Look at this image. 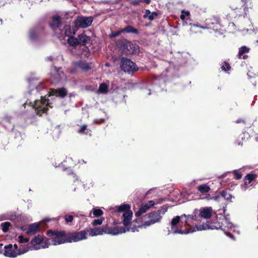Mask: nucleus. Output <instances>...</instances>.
Masks as SVG:
<instances>
[{
	"label": "nucleus",
	"instance_id": "obj_1",
	"mask_svg": "<svg viewBox=\"0 0 258 258\" xmlns=\"http://www.w3.org/2000/svg\"><path fill=\"white\" fill-rule=\"evenodd\" d=\"M183 223V219H181V215L180 216H177L173 218L170 222V229L167 227V234L170 233L173 234H186L190 233H192L197 231H202L208 229H218L215 226H212L209 225V222H206L205 224L201 225H197L195 227L191 228L188 230H182L180 226L181 224Z\"/></svg>",
	"mask_w": 258,
	"mask_h": 258
},
{
	"label": "nucleus",
	"instance_id": "obj_2",
	"mask_svg": "<svg viewBox=\"0 0 258 258\" xmlns=\"http://www.w3.org/2000/svg\"><path fill=\"white\" fill-rule=\"evenodd\" d=\"M130 206L128 204H123L119 206H116L112 209L113 211H117L118 212H122V223L124 226V228H131L130 231L135 232L138 231V228H141L138 227V225H134V222H137V220H134L131 222V220L133 217V212L130 210Z\"/></svg>",
	"mask_w": 258,
	"mask_h": 258
},
{
	"label": "nucleus",
	"instance_id": "obj_3",
	"mask_svg": "<svg viewBox=\"0 0 258 258\" xmlns=\"http://www.w3.org/2000/svg\"><path fill=\"white\" fill-rule=\"evenodd\" d=\"M40 99H35L31 97L23 105L29 104L31 107L35 109L36 113L41 116L43 113L47 111L48 107H51L50 105L48 99H45L42 96H40Z\"/></svg>",
	"mask_w": 258,
	"mask_h": 258
},
{
	"label": "nucleus",
	"instance_id": "obj_4",
	"mask_svg": "<svg viewBox=\"0 0 258 258\" xmlns=\"http://www.w3.org/2000/svg\"><path fill=\"white\" fill-rule=\"evenodd\" d=\"M168 208V206L164 205L159 210L150 213L147 215L149 220L145 221L143 225H138V227L145 228L148 226L160 222L163 216L167 211Z\"/></svg>",
	"mask_w": 258,
	"mask_h": 258
},
{
	"label": "nucleus",
	"instance_id": "obj_5",
	"mask_svg": "<svg viewBox=\"0 0 258 258\" xmlns=\"http://www.w3.org/2000/svg\"><path fill=\"white\" fill-rule=\"evenodd\" d=\"M188 20H184V21H182V25L183 26H186L187 25L190 26V31L191 33L196 32L193 30L194 27H198L203 29H212L216 31L219 29V27L221 25L219 22V20L217 18H214L213 20L206 19L205 21L206 26H201L197 24L188 23Z\"/></svg>",
	"mask_w": 258,
	"mask_h": 258
},
{
	"label": "nucleus",
	"instance_id": "obj_6",
	"mask_svg": "<svg viewBox=\"0 0 258 258\" xmlns=\"http://www.w3.org/2000/svg\"><path fill=\"white\" fill-rule=\"evenodd\" d=\"M47 235L49 237L47 240L49 246L50 245H56L68 243V235L63 231L54 232L52 231H49L47 232Z\"/></svg>",
	"mask_w": 258,
	"mask_h": 258
},
{
	"label": "nucleus",
	"instance_id": "obj_7",
	"mask_svg": "<svg viewBox=\"0 0 258 258\" xmlns=\"http://www.w3.org/2000/svg\"><path fill=\"white\" fill-rule=\"evenodd\" d=\"M120 68L125 73H133L138 71V68L136 63L126 57H122L120 61Z\"/></svg>",
	"mask_w": 258,
	"mask_h": 258
},
{
	"label": "nucleus",
	"instance_id": "obj_8",
	"mask_svg": "<svg viewBox=\"0 0 258 258\" xmlns=\"http://www.w3.org/2000/svg\"><path fill=\"white\" fill-rule=\"evenodd\" d=\"M93 20L92 17L79 16L75 20L74 24L77 28H86L91 25Z\"/></svg>",
	"mask_w": 258,
	"mask_h": 258
},
{
	"label": "nucleus",
	"instance_id": "obj_9",
	"mask_svg": "<svg viewBox=\"0 0 258 258\" xmlns=\"http://www.w3.org/2000/svg\"><path fill=\"white\" fill-rule=\"evenodd\" d=\"M68 243L78 242L85 240L87 238V232L86 230H82L79 232L72 233L68 235Z\"/></svg>",
	"mask_w": 258,
	"mask_h": 258
},
{
	"label": "nucleus",
	"instance_id": "obj_10",
	"mask_svg": "<svg viewBox=\"0 0 258 258\" xmlns=\"http://www.w3.org/2000/svg\"><path fill=\"white\" fill-rule=\"evenodd\" d=\"M76 33V29L74 28H72L70 25H66L62 26L61 30L59 32L57 37L59 39L62 40L64 39L65 37H71Z\"/></svg>",
	"mask_w": 258,
	"mask_h": 258
},
{
	"label": "nucleus",
	"instance_id": "obj_11",
	"mask_svg": "<svg viewBox=\"0 0 258 258\" xmlns=\"http://www.w3.org/2000/svg\"><path fill=\"white\" fill-rule=\"evenodd\" d=\"M184 218V219L183 220V223H184L185 225H188L189 226H191L192 224H195V226L193 227H190V229L191 228L195 227L196 226L198 225V224H197V223L199 221V217L197 215V214H196L194 213V211L193 212L192 214L191 215H186L185 214H183L181 215V219H183V218ZM206 223H205V224ZM204 224L203 223L202 225ZM202 224H199V225H201Z\"/></svg>",
	"mask_w": 258,
	"mask_h": 258
},
{
	"label": "nucleus",
	"instance_id": "obj_12",
	"mask_svg": "<svg viewBox=\"0 0 258 258\" xmlns=\"http://www.w3.org/2000/svg\"><path fill=\"white\" fill-rule=\"evenodd\" d=\"M194 213L197 214L199 218H202L205 219H209L212 217L213 211L211 207H205L201 208L199 209H195Z\"/></svg>",
	"mask_w": 258,
	"mask_h": 258
},
{
	"label": "nucleus",
	"instance_id": "obj_13",
	"mask_svg": "<svg viewBox=\"0 0 258 258\" xmlns=\"http://www.w3.org/2000/svg\"><path fill=\"white\" fill-rule=\"evenodd\" d=\"M43 239V236L40 235H38L32 239L31 242L33 246V248L35 250H38L40 248L48 247L49 244L47 241L42 243Z\"/></svg>",
	"mask_w": 258,
	"mask_h": 258
},
{
	"label": "nucleus",
	"instance_id": "obj_14",
	"mask_svg": "<svg viewBox=\"0 0 258 258\" xmlns=\"http://www.w3.org/2000/svg\"><path fill=\"white\" fill-rule=\"evenodd\" d=\"M61 69V68H57L55 66H52L51 68L50 74L55 82H58L66 79L65 75Z\"/></svg>",
	"mask_w": 258,
	"mask_h": 258
},
{
	"label": "nucleus",
	"instance_id": "obj_15",
	"mask_svg": "<svg viewBox=\"0 0 258 258\" xmlns=\"http://www.w3.org/2000/svg\"><path fill=\"white\" fill-rule=\"evenodd\" d=\"M73 66L75 69H80L84 72H88L91 69L90 64L86 60H80L74 61Z\"/></svg>",
	"mask_w": 258,
	"mask_h": 258
},
{
	"label": "nucleus",
	"instance_id": "obj_16",
	"mask_svg": "<svg viewBox=\"0 0 258 258\" xmlns=\"http://www.w3.org/2000/svg\"><path fill=\"white\" fill-rule=\"evenodd\" d=\"M50 26L54 32L55 34L57 36L62 27L60 17L58 16L54 17L50 24Z\"/></svg>",
	"mask_w": 258,
	"mask_h": 258
},
{
	"label": "nucleus",
	"instance_id": "obj_17",
	"mask_svg": "<svg viewBox=\"0 0 258 258\" xmlns=\"http://www.w3.org/2000/svg\"><path fill=\"white\" fill-rule=\"evenodd\" d=\"M233 227V224L230 221L228 218L225 217L222 221L221 225L219 228L225 232V233L231 238L234 239V236L230 233H227L226 231Z\"/></svg>",
	"mask_w": 258,
	"mask_h": 258
},
{
	"label": "nucleus",
	"instance_id": "obj_18",
	"mask_svg": "<svg viewBox=\"0 0 258 258\" xmlns=\"http://www.w3.org/2000/svg\"><path fill=\"white\" fill-rule=\"evenodd\" d=\"M0 124H2L8 131H12L14 129L12 118L9 116L6 115L0 117Z\"/></svg>",
	"mask_w": 258,
	"mask_h": 258
},
{
	"label": "nucleus",
	"instance_id": "obj_19",
	"mask_svg": "<svg viewBox=\"0 0 258 258\" xmlns=\"http://www.w3.org/2000/svg\"><path fill=\"white\" fill-rule=\"evenodd\" d=\"M131 228H125L123 227L117 226L112 227L106 231V233L110 234L112 235H116L119 234L124 233L127 231H130Z\"/></svg>",
	"mask_w": 258,
	"mask_h": 258
},
{
	"label": "nucleus",
	"instance_id": "obj_20",
	"mask_svg": "<svg viewBox=\"0 0 258 258\" xmlns=\"http://www.w3.org/2000/svg\"><path fill=\"white\" fill-rule=\"evenodd\" d=\"M67 94V91L64 88H60L57 89H51L49 91V96L55 95L60 97H64Z\"/></svg>",
	"mask_w": 258,
	"mask_h": 258
},
{
	"label": "nucleus",
	"instance_id": "obj_21",
	"mask_svg": "<svg viewBox=\"0 0 258 258\" xmlns=\"http://www.w3.org/2000/svg\"><path fill=\"white\" fill-rule=\"evenodd\" d=\"M87 232V235L91 236H95L97 235H101L106 233V230H104L102 228H94L86 230Z\"/></svg>",
	"mask_w": 258,
	"mask_h": 258
},
{
	"label": "nucleus",
	"instance_id": "obj_22",
	"mask_svg": "<svg viewBox=\"0 0 258 258\" xmlns=\"http://www.w3.org/2000/svg\"><path fill=\"white\" fill-rule=\"evenodd\" d=\"M197 189L201 194V197H208V193L211 190V188L207 184H202L197 187Z\"/></svg>",
	"mask_w": 258,
	"mask_h": 258
},
{
	"label": "nucleus",
	"instance_id": "obj_23",
	"mask_svg": "<svg viewBox=\"0 0 258 258\" xmlns=\"http://www.w3.org/2000/svg\"><path fill=\"white\" fill-rule=\"evenodd\" d=\"M124 46L126 48L127 53L135 54L139 52L138 47L131 42H126Z\"/></svg>",
	"mask_w": 258,
	"mask_h": 258
},
{
	"label": "nucleus",
	"instance_id": "obj_24",
	"mask_svg": "<svg viewBox=\"0 0 258 258\" xmlns=\"http://www.w3.org/2000/svg\"><path fill=\"white\" fill-rule=\"evenodd\" d=\"M12 245L9 244V245H6L5 248L6 249L4 252V255L8 257H15L17 256L18 254L17 252L12 249Z\"/></svg>",
	"mask_w": 258,
	"mask_h": 258
},
{
	"label": "nucleus",
	"instance_id": "obj_25",
	"mask_svg": "<svg viewBox=\"0 0 258 258\" xmlns=\"http://www.w3.org/2000/svg\"><path fill=\"white\" fill-rule=\"evenodd\" d=\"M39 231V225L37 223H33L30 225L26 231L29 235H34Z\"/></svg>",
	"mask_w": 258,
	"mask_h": 258
},
{
	"label": "nucleus",
	"instance_id": "obj_26",
	"mask_svg": "<svg viewBox=\"0 0 258 258\" xmlns=\"http://www.w3.org/2000/svg\"><path fill=\"white\" fill-rule=\"evenodd\" d=\"M79 45H85L90 41V38L87 36L85 34L82 33L79 35L77 37Z\"/></svg>",
	"mask_w": 258,
	"mask_h": 258
},
{
	"label": "nucleus",
	"instance_id": "obj_27",
	"mask_svg": "<svg viewBox=\"0 0 258 258\" xmlns=\"http://www.w3.org/2000/svg\"><path fill=\"white\" fill-rule=\"evenodd\" d=\"M249 48L246 46H243L239 48L238 54L237 55L239 58L245 59L246 55L245 54L248 53Z\"/></svg>",
	"mask_w": 258,
	"mask_h": 258
},
{
	"label": "nucleus",
	"instance_id": "obj_28",
	"mask_svg": "<svg viewBox=\"0 0 258 258\" xmlns=\"http://www.w3.org/2000/svg\"><path fill=\"white\" fill-rule=\"evenodd\" d=\"M78 132L82 135H89V136H91V131L87 128L86 124L81 125L79 130H78Z\"/></svg>",
	"mask_w": 258,
	"mask_h": 258
},
{
	"label": "nucleus",
	"instance_id": "obj_29",
	"mask_svg": "<svg viewBox=\"0 0 258 258\" xmlns=\"http://www.w3.org/2000/svg\"><path fill=\"white\" fill-rule=\"evenodd\" d=\"M123 31V32H126L128 33H133L137 34H138L139 32L138 30L132 27L131 25L127 26L126 27H125L124 29H122Z\"/></svg>",
	"mask_w": 258,
	"mask_h": 258
},
{
	"label": "nucleus",
	"instance_id": "obj_30",
	"mask_svg": "<svg viewBox=\"0 0 258 258\" xmlns=\"http://www.w3.org/2000/svg\"><path fill=\"white\" fill-rule=\"evenodd\" d=\"M249 137V135L248 133H246V132L243 133L242 134L240 135L238 139L236 141V142L238 145H242V142H241L240 140H247L248 139Z\"/></svg>",
	"mask_w": 258,
	"mask_h": 258
},
{
	"label": "nucleus",
	"instance_id": "obj_31",
	"mask_svg": "<svg viewBox=\"0 0 258 258\" xmlns=\"http://www.w3.org/2000/svg\"><path fill=\"white\" fill-rule=\"evenodd\" d=\"M67 42L70 45L72 46H77L79 45L78 38H75L73 36L68 37Z\"/></svg>",
	"mask_w": 258,
	"mask_h": 258
},
{
	"label": "nucleus",
	"instance_id": "obj_32",
	"mask_svg": "<svg viewBox=\"0 0 258 258\" xmlns=\"http://www.w3.org/2000/svg\"><path fill=\"white\" fill-rule=\"evenodd\" d=\"M148 207L146 206L145 204L141 206L138 211L135 213V216L136 217H139L142 214L147 212L148 210Z\"/></svg>",
	"mask_w": 258,
	"mask_h": 258
},
{
	"label": "nucleus",
	"instance_id": "obj_33",
	"mask_svg": "<svg viewBox=\"0 0 258 258\" xmlns=\"http://www.w3.org/2000/svg\"><path fill=\"white\" fill-rule=\"evenodd\" d=\"M181 13L180 18L182 21H184V20H189V21H190V12L188 11L182 10Z\"/></svg>",
	"mask_w": 258,
	"mask_h": 258
},
{
	"label": "nucleus",
	"instance_id": "obj_34",
	"mask_svg": "<svg viewBox=\"0 0 258 258\" xmlns=\"http://www.w3.org/2000/svg\"><path fill=\"white\" fill-rule=\"evenodd\" d=\"M221 194L218 195L215 197H210V195H208V197H201V199L206 200L207 201L210 200H214L215 201L219 202L220 199H221Z\"/></svg>",
	"mask_w": 258,
	"mask_h": 258
},
{
	"label": "nucleus",
	"instance_id": "obj_35",
	"mask_svg": "<svg viewBox=\"0 0 258 258\" xmlns=\"http://www.w3.org/2000/svg\"><path fill=\"white\" fill-rule=\"evenodd\" d=\"M98 92L99 93L106 94L108 92V87L105 83H101L99 87Z\"/></svg>",
	"mask_w": 258,
	"mask_h": 258
},
{
	"label": "nucleus",
	"instance_id": "obj_36",
	"mask_svg": "<svg viewBox=\"0 0 258 258\" xmlns=\"http://www.w3.org/2000/svg\"><path fill=\"white\" fill-rule=\"evenodd\" d=\"M255 177V175L253 174H248L245 176V183L246 184L247 183L249 184Z\"/></svg>",
	"mask_w": 258,
	"mask_h": 258
},
{
	"label": "nucleus",
	"instance_id": "obj_37",
	"mask_svg": "<svg viewBox=\"0 0 258 258\" xmlns=\"http://www.w3.org/2000/svg\"><path fill=\"white\" fill-rule=\"evenodd\" d=\"M220 194L221 198H223L227 200H230L232 198V196L229 193L225 191H222L221 192Z\"/></svg>",
	"mask_w": 258,
	"mask_h": 258
},
{
	"label": "nucleus",
	"instance_id": "obj_38",
	"mask_svg": "<svg viewBox=\"0 0 258 258\" xmlns=\"http://www.w3.org/2000/svg\"><path fill=\"white\" fill-rule=\"evenodd\" d=\"M37 37V33L35 30H32L30 31L29 34V37L32 41H34L36 39Z\"/></svg>",
	"mask_w": 258,
	"mask_h": 258
},
{
	"label": "nucleus",
	"instance_id": "obj_39",
	"mask_svg": "<svg viewBox=\"0 0 258 258\" xmlns=\"http://www.w3.org/2000/svg\"><path fill=\"white\" fill-rule=\"evenodd\" d=\"M11 225V223L8 222H4L1 224V226L2 227V230L4 232H7L10 226Z\"/></svg>",
	"mask_w": 258,
	"mask_h": 258
},
{
	"label": "nucleus",
	"instance_id": "obj_40",
	"mask_svg": "<svg viewBox=\"0 0 258 258\" xmlns=\"http://www.w3.org/2000/svg\"><path fill=\"white\" fill-rule=\"evenodd\" d=\"M92 213L95 217L101 216L103 215V211L100 209L94 208L92 210Z\"/></svg>",
	"mask_w": 258,
	"mask_h": 258
},
{
	"label": "nucleus",
	"instance_id": "obj_41",
	"mask_svg": "<svg viewBox=\"0 0 258 258\" xmlns=\"http://www.w3.org/2000/svg\"><path fill=\"white\" fill-rule=\"evenodd\" d=\"M122 32H123V31L122 29L118 30L115 32H112L109 35V37H110V38H111L117 37Z\"/></svg>",
	"mask_w": 258,
	"mask_h": 258
},
{
	"label": "nucleus",
	"instance_id": "obj_42",
	"mask_svg": "<svg viewBox=\"0 0 258 258\" xmlns=\"http://www.w3.org/2000/svg\"><path fill=\"white\" fill-rule=\"evenodd\" d=\"M103 220L104 218H103L94 220L92 222L93 226H95L101 225L102 223Z\"/></svg>",
	"mask_w": 258,
	"mask_h": 258
},
{
	"label": "nucleus",
	"instance_id": "obj_43",
	"mask_svg": "<svg viewBox=\"0 0 258 258\" xmlns=\"http://www.w3.org/2000/svg\"><path fill=\"white\" fill-rule=\"evenodd\" d=\"M18 240L20 243H27L29 241V239L27 238H24L23 236L20 235L18 236Z\"/></svg>",
	"mask_w": 258,
	"mask_h": 258
},
{
	"label": "nucleus",
	"instance_id": "obj_44",
	"mask_svg": "<svg viewBox=\"0 0 258 258\" xmlns=\"http://www.w3.org/2000/svg\"><path fill=\"white\" fill-rule=\"evenodd\" d=\"M231 67L229 63H225L223 65L221 66V69L224 71H227L230 69Z\"/></svg>",
	"mask_w": 258,
	"mask_h": 258
},
{
	"label": "nucleus",
	"instance_id": "obj_45",
	"mask_svg": "<svg viewBox=\"0 0 258 258\" xmlns=\"http://www.w3.org/2000/svg\"><path fill=\"white\" fill-rule=\"evenodd\" d=\"M158 16V14L156 12H153L150 13V15L149 16L148 19L152 21L154 19V18Z\"/></svg>",
	"mask_w": 258,
	"mask_h": 258
},
{
	"label": "nucleus",
	"instance_id": "obj_46",
	"mask_svg": "<svg viewBox=\"0 0 258 258\" xmlns=\"http://www.w3.org/2000/svg\"><path fill=\"white\" fill-rule=\"evenodd\" d=\"M233 173H234V174L235 175V178L236 179H240L242 177V175L241 173H239L237 170H234L233 171Z\"/></svg>",
	"mask_w": 258,
	"mask_h": 258
},
{
	"label": "nucleus",
	"instance_id": "obj_47",
	"mask_svg": "<svg viewBox=\"0 0 258 258\" xmlns=\"http://www.w3.org/2000/svg\"><path fill=\"white\" fill-rule=\"evenodd\" d=\"M155 204V203L154 201L151 200L148 202V203L146 204L145 205L148 207V209L153 207Z\"/></svg>",
	"mask_w": 258,
	"mask_h": 258
},
{
	"label": "nucleus",
	"instance_id": "obj_48",
	"mask_svg": "<svg viewBox=\"0 0 258 258\" xmlns=\"http://www.w3.org/2000/svg\"><path fill=\"white\" fill-rule=\"evenodd\" d=\"M73 220V217L72 215H69L65 218V221L67 223L71 222Z\"/></svg>",
	"mask_w": 258,
	"mask_h": 258
},
{
	"label": "nucleus",
	"instance_id": "obj_49",
	"mask_svg": "<svg viewBox=\"0 0 258 258\" xmlns=\"http://www.w3.org/2000/svg\"><path fill=\"white\" fill-rule=\"evenodd\" d=\"M151 12L149 10H146L145 11V14L143 16V18L145 19L148 18L149 16L150 15Z\"/></svg>",
	"mask_w": 258,
	"mask_h": 258
},
{
	"label": "nucleus",
	"instance_id": "obj_50",
	"mask_svg": "<svg viewBox=\"0 0 258 258\" xmlns=\"http://www.w3.org/2000/svg\"><path fill=\"white\" fill-rule=\"evenodd\" d=\"M54 59H55V58H54L52 56H49L46 58V60L47 61H53L54 60Z\"/></svg>",
	"mask_w": 258,
	"mask_h": 258
},
{
	"label": "nucleus",
	"instance_id": "obj_51",
	"mask_svg": "<svg viewBox=\"0 0 258 258\" xmlns=\"http://www.w3.org/2000/svg\"><path fill=\"white\" fill-rule=\"evenodd\" d=\"M140 0L139 1H133L131 2V4L133 5H138L141 3Z\"/></svg>",
	"mask_w": 258,
	"mask_h": 258
},
{
	"label": "nucleus",
	"instance_id": "obj_52",
	"mask_svg": "<svg viewBox=\"0 0 258 258\" xmlns=\"http://www.w3.org/2000/svg\"><path fill=\"white\" fill-rule=\"evenodd\" d=\"M141 2H144L146 4H149L150 3L151 0H140Z\"/></svg>",
	"mask_w": 258,
	"mask_h": 258
},
{
	"label": "nucleus",
	"instance_id": "obj_53",
	"mask_svg": "<svg viewBox=\"0 0 258 258\" xmlns=\"http://www.w3.org/2000/svg\"><path fill=\"white\" fill-rule=\"evenodd\" d=\"M245 9H246V8H245V7H242V8H241L238 9H237V11H239H239H244V10H245Z\"/></svg>",
	"mask_w": 258,
	"mask_h": 258
},
{
	"label": "nucleus",
	"instance_id": "obj_54",
	"mask_svg": "<svg viewBox=\"0 0 258 258\" xmlns=\"http://www.w3.org/2000/svg\"><path fill=\"white\" fill-rule=\"evenodd\" d=\"M243 121L242 119H237V120L235 121V122H236V123H240V122H243Z\"/></svg>",
	"mask_w": 258,
	"mask_h": 258
},
{
	"label": "nucleus",
	"instance_id": "obj_55",
	"mask_svg": "<svg viewBox=\"0 0 258 258\" xmlns=\"http://www.w3.org/2000/svg\"><path fill=\"white\" fill-rule=\"evenodd\" d=\"M39 91V87L38 86H37L36 87L35 91L37 92H38Z\"/></svg>",
	"mask_w": 258,
	"mask_h": 258
},
{
	"label": "nucleus",
	"instance_id": "obj_56",
	"mask_svg": "<svg viewBox=\"0 0 258 258\" xmlns=\"http://www.w3.org/2000/svg\"><path fill=\"white\" fill-rule=\"evenodd\" d=\"M163 202V199H160L159 200V202L157 203L158 204H161Z\"/></svg>",
	"mask_w": 258,
	"mask_h": 258
},
{
	"label": "nucleus",
	"instance_id": "obj_57",
	"mask_svg": "<svg viewBox=\"0 0 258 258\" xmlns=\"http://www.w3.org/2000/svg\"><path fill=\"white\" fill-rule=\"evenodd\" d=\"M27 251H28V250H24V251H23L22 252H20L19 253V254H23V253H24L26 252Z\"/></svg>",
	"mask_w": 258,
	"mask_h": 258
},
{
	"label": "nucleus",
	"instance_id": "obj_58",
	"mask_svg": "<svg viewBox=\"0 0 258 258\" xmlns=\"http://www.w3.org/2000/svg\"><path fill=\"white\" fill-rule=\"evenodd\" d=\"M245 15H246V13H244V14L243 15L239 14V16H243L244 17H245Z\"/></svg>",
	"mask_w": 258,
	"mask_h": 258
},
{
	"label": "nucleus",
	"instance_id": "obj_59",
	"mask_svg": "<svg viewBox=\"0 0 258 258\" xmlns=\"http://www.w3.org/2000/svg\"><path fill=\"white\" fill-rule=\"evenodd\" d=\"M14 247H15V248H17L18 246H17V245L16 244H14Z\"/></svg>",
	"mask_w": 258,
	"mask_h": 258
},
{
	"label": "nucleus",
	"instance_id": "obj_60",
	"mask_svg": "<svg viewBox=\"0 0 258 258\" xmlns=\"http://www.w3.org/2000/svg\"><path fill=\"white\" fill-rule=\"evenodd\" d=\"M170 68H168V69H167L166 70V71L167 72H169V71H170Z\"/></svg>",
	"mask_w": 258,
	"mask_h": 258
},
{
	"label": "nucleus",
	"instance_id": "obj_61",
	"mask_svg": "<svg viewBox=\"0 0 258 258\" xmlns=\"http://www.w3.org/2000/svg\"><path fill=\"white\" fill-rule=\"evenodd\" d=\"M148 91H149V93H148V95H150V94H151V93H150V90H148Z\"/></svg>",
	"mask_w": 258,
	"mask_h": 258
},
{
	"label": "nucleus",
	"instance_id": "obj_62",
	"mask_svg": "<svg viewBox=\"0 0 258 258\" xmlns=\"http://www.w3.org/2000/svg\"><path fill=\"white\" fill-rule=\"evenodd\" d=\"M5 220V219H4V218H0V220Z\"/></svg>",
	"mask_w": 258,
	"mask_h": 258
},
{
	"label": "nucleus",
	"instance_id": "obj_63",
	"mask_svg": "<svg viewBox=\"0 0 258 258\" xmlns=\"http://www.w3.org/2000/svg\"><path fill=\"white\" fill-rule=\"evenodd\" d=\"M105 66H109V64H108V63H106L105 64Z\"/></svg>",
	"mask_w": 258,
	"mask_h": 258
}]
</instances>
